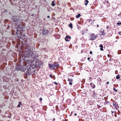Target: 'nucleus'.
I'll return each instance as SVG.
<instances>
[{
  "mask_svg": "<svg viewBox=\"0 0 121 121\" xmlns=\"http://www.w3.org/2000/svg\"><path fill=\"white\" fill-rule=\"evenodd\" d=\"M28 48L26 50L24 56L25 57V60L27 61L28 63H29L32 64L33 61L37 59L38 57V53L35 52H32L33 48L29 45H27Z\"/></svg>",
  "mask_w": 121,
  "mask_h": 121,
  "instance_id": "f257e3e1",
  "label": "nucleus"
},
{
  "mask_svg": "<svg viewBox=\"0 0 121 121\" xmlns=\"http://www.w3.org/2000/svg\"><path fill=\"white\" fill-rule=\"evenodd\" d=\"M35 66L34 65H32V64H30L29 65L28 68L26 69V66H24L25 67L24 68V71H23L25 72L26 74L27 75H29L31 74L32 73V71L33 69L35 68Z\"/></svg>",
  "mask_w": 121,
  "mask_h": 121,
  "instance_id": "f03ea898",
  "label": "nucleus"
},
{
  "mask_svg": "<svg viewBox=\"0 0 121 121\" xmlns=\"http://www.w3.org/2000/svg\"><path fill=\"white\" fill-rule=\"evenodd\" d=\"M12 21L14 22H17V23L21 22L22 20L20 19L18 16H14L13 17L11 18Z\"/></svg>",
  "mask_w": 121,
  "mask_h": 121,
  "instance_id": "7ed1b4c3",
  "label": "nucleus"
},
{
  "mask_svg": "<svg viewBox=\"0 0 121 121\" xmlns=\"http://www.w3.org/2000/svg\"><path fill=\"white\" fill-rule=\"evenodd\" d=\"M42 62L40 61L39 59H37L35 60V65L32 63V65H34L35 66V68L37 67H40L42 65Z\"/></svg>",
  "mask_w": 121,
  "mask_h": 121,
  "instance_id": "20e7f679",
  "label": "nucleus"
},
{
  "mask_svg": "<svg viewBox=\"0 0 121 121\" xmlns=\"http://www.w3.org/2000/svg\"><path fill=\"white\" fill-rule=\"evenodd\" d=\"M24 66H22L18 65L16 67V69L17 71H21L23 72L24 71V70L25 68V67H24Z\"/></svg>",
  "mask_w": 121,
  "mask_h": 121,
  "instance_id": "39448f33",
  "label": "nucleus"
},
{
  "mask_svg": "<svg viewBox=\"0 0 121 121\" xmlns=\"http://www.w3.org/2000/svg\"><path fill=\"white\" fill-rule=\"evenodd\" d=\"M96 38H97V37L94 34H92L89 37V39L91 40H94Z\"/></svg>",
  "mask_w": 121,
  "mask_h": 121,
  "instance_id": "423d86ee",
  "label": "nucleus"
},
{
  "mask_svg": "<svg viewBox=\"0 0 121 121\" xmlns=\"http://www.w3.org/2000/svg\"><path fill=\"white\" fill-rule=\"evenodd\" d=\"M52 65L54 67H53L54 69L55 67H59V64L56 62H55L54 63L52 64Z\"/></svg>",
  "mask_w": 121,
  "mask_h": 121,
  "instance_id": "0eeeda50",
  "label": "nucleus"
},
{
  "mask_svg": "<svg viewBox=\"0 0 121 121\" xmlns=\"http://www.w3.org/2000/svg\"><path fill=\"white\" fill-rule=\"evenodd\" d=\"M49 32V31L48 30H45L44 29L43 30V35H45L46 34H48Z\"/></svg>",
  "mask_w": 121,
  "mask_h": 121,
  "instance_id": "6e6552de",
  "label": "nucleus"
},
{
  "mask_svg": "<svg viewBox=\"0 0 121 121\" xmlns=\"http://www.w3.org/2000/svg\"><path fill=\"white\" fill-rule=\"evenodd\" d=\"M71 38V36H68L67 35H66V37L65 38V40L66 41H69L70 40Z\"/></svg>",
  "mask_w": 121,
  "mask_h": 121,
  "instance_id": "1a4fd4ad",
  "label": "nucleus"
},
{
  "mask_svg": "<svg viewBox=\"0 0 121 121\" xmlns=\"http://www.w3.org/2000/svg\"><path fill=\"white\" fill-rule=\"evenodd\" d=\"M113 106H115V108L117 109H118V108H119L118 104L116 103V102H113Z\"/></svg>",
  "mask_w": 121,
  "mask_h": 121,
  "instance_id": "9d476101",
  "label": "nucleus"
},
{
  "mask_svg": "<svg viewBox=\"0 0 121 121\" xmlns=\"http://www.w3.org/2000/svg\"><path fill=\"white\" fill-rule=\"evenodd\" d=\"M48 66H49V67L51 69H52L53 70V67H54L52 65L50 64H48Z\"/></svg>",
  "mask_w": 121,
  "mask_h": 121,
  "instance_id": "9b49d317",
  "label": "nucleus"
},
{
  "mask_svg": "<svg viewBox=\"0 0 121 121\" xmlns=\"http://www.w3.org/2000/svg\"><path fill=\"white\" fill-rule=\"evenodd\" d=\"M99 47L100 48V50L101 51H103V45L102 44H101L99 46Z\"/></svg>",
  "mask_w": 121,
  "mask_h": 121,
  "instance_id": "f8f14e48",
  "label": "nucleus"
},
{
  "mask_svg": "<svg viewBox=\"0 0 121 121\" xmlns=\"http://www.w3.org/2000/svg\"><path fill=\"white\" fill-rule=\"evenodd\" d=\"M97 94H96V93L95 92H93V93L92 95V96L94 97H96Z\"/></svg>",
  "mask_w": 121,
  "mask_h": 121,
  "instance_id": "ddd939ff",
  "label": "nucleus"
},
{
  "mask_svg": "<svg viewBox=\"0 0 121 121\" xmlns=\"http://www.w3.org/2000/svg\"><path fill=\"white\" fill-rule=\"evenodd\" d=\"M55 4V1H52L51 3L52 6H54Z\"/></svg>",
  "mask_w": 121,
  "mask_h": 121,
  "instance_id": "4468645a",
  "label": "nucleus"
},
{
  "mask_svg": "<svg viewBox=\"0 0 121 121\" xmlns=\"http://www.w3.org/2000/svg\"><path fill=\"white\" fill-rule=\"evenodd\" d=\"M85 2H86V3H85V4L86 5V6H87V5L88 4V3L89 2V1L88 0H86L84 1Z\"/></svg>",
  "mask_w": 121,
  "mask_h": 121,
  "instance_id": "2eb2a0df",
  "label": "nucleus"
},
{
  "mask_svg": "<svg viewBox=\"0 0 121 121\" xmlns=\"http://www.w3.org/2000/svg\"><path fill=\"white\" fill-rule=\"evenodd\" d=\"M104 30H102L100 32V35H104Z\"/></svg>",
  "mask_w": 121,
  "mask_h": 121,
  "instance_id": "dca6fc26",
  "label": "nucleus"
},
{
  "mask_svg": "<svg viewBox=\"0 0 121 121\" xmlns=\"http://www.w3.org/2000/svg\"><path fill=\"white\" fill-rule=\"evenodd\" d=\"M68 81L69 82H71L73 81V79L72 78H68Z\"/></svg>",
  "mask_w": 121,
  "mask_h": 121,
  "instance_id": "f3484780",
  "label": "nucleus"
},
{
  "mask_svg": "<svg viewBox=\"0 0 121 121\" xmlns=\"http://www.w3.org/2000/svg\"><path fill=\"white\" fill-rule=\"evenodd\" d=\"M19 104L17 106V107L18 108L20 107V105L21 104V103L20 102H19Z\"/></svg>",
  "mask_w": 121,
  "mask_h": 121,
  "instance_id": "a211bd4d",
  "label": "nucleus"
},
{
  "mask_svg": "<svg viewBox=\"0 0 121 121\" xmlns=\"http://www.w3.org/2000/svg\"><path fill=\"white\" fill-rule=\"evenodd\" d=\"M81 16V14L80 13H78V15H76V17L77 18H79Z\"/></svg>",
  "mask_w": 121,
  "mask_h": 121,
  "instance_id": "6ab92c4d",
  "label": "nucleus"
},
{
  "mask_svg": "<svg viewBox=\"0 0 121 121\" xmlns=\"http://www.w3.org/2000/svg\"><path fill=\"white\" fill-rule=\"evenodd\" d=\"M116 78L117 79H118L120 78V75L118 74L116 77Z\"/></svg>",
  "mask_w": 121,
  "mask_h": 121,
  "instance_id": "aec40b11",
  "label": "nucleus"
},
{
  "mask_svg": "<svg viewBox=\"0 0 121 121\" xmlns=\"http://www.w3.org/2000/svg\"><path fill=\"white\" fill-rule=\"evenodd\" d=\"M91 87L92 88L94 89L95 88V85L94 84H93V85H91Z\"/></svg>",
  "mask_w": 121,
  "mask_h": 121,
  "instance_id": "412c9836",
  "label": "nucleus"
},
{
  "mask_svg": "<svg viewBox=\"0 0 121 121\" xmlns=\"http://www.w3.org/2000/svg\"><path fill=\"white\" fill-rule=\"evenodd\" d=\"M72 24L71 23H70L69 24V27L71 28H73V27L72 26Z\"/></svg>",
  "mask_w": 121,
  "mask_h": 121,
  "instance_id": "4be33fe9",
  "label": "nucleus"
},
{
  "mask_svg": "<svg viewBox=\"0 0 121 121\" xmlns=\"http://www.w3.org/2000/svg\"><path fill=\"white\" fill-rule=\"evenodd\" d=\"M85 30H83L82 31V33L81 34L82 35H83L85 34Z\"/></svg>",
  "mask_w": 121,
  "mask_h": 121,
  "instance_id": "5701e85b",
  "label": "nucleus"
},
{
  "mask_svg": "<svg viewBox=\"0 0 121 121\" xmlns=\"http://www.w3.org/2000/svg\"><path fill=\"white\" fill-rule=\"evenodd\" d=\"M113 90L115 91L116 92H117V90L115 88H113Z\"/></svg>",
  "mask_w": 121,
  "mask_h": 121,
  "instance_id": "b1692460",
  "label": "nucleus"
},
{
  "mask_svg": "<svg viewBox=\"0 0 121 121\" xmlns=\"http://www.w3.org/2000/svg\"><path fill=\"white\" fill-rule=\"evenodd\" d=\"M108 103H109V102L108 101H107L106 102L104 103V104L105 105V104H108Z\"/></svg>",
  "mask_w": 121,
  "mask_h": 121,
  "instance_id": "393cba45",
  "label": "nucleus"
},
{
  "mask_svg": "<svg viewBox=\"0 0 121 121\" xmlns=\"http://www.w3.org/2000/svg\"><path fill=\"white\" fill-rule=\"evenodd\" d=\"M117 24L118 25H121V22L120 23H117Z\"/></svg>",
  "mask_w": 121,
  "mask_h": 121,
  "instance_id": "a878e982",
  "label": "nucleus"
},
{
  "mask_svg": "<svg viewBox=\"0 0 121 121\" xmlns=\"http://www.w3.org/2000/svg\"><path fill=\"white\" fill-rule=\"evenodd\" d=\"M69 84L70 85H72V82H69Z\"/></svg>",
  "mask_w": 121,
  "mask_h": 121,
  "instance_id": "bb28decb",
  "label": "nucleus"
},
{
  "mask_svg": "<svg viewBox=\"0 0 121 121\" xmlns=\"http://www.w3.org/2000/svg\"><path fill=\"white\" fill-rule=\"evenodd\" d=\"M7 117H8V118H10L11 117V116L8 115L7 116Z\"/></svg>",
  "mask_w": 121,
  "mask_h": 121,
  "instance_id": "cd10ccee",
  "label": "nucleus"
},
{
  "mask_svg": "<svg viewBox=\"0 0 121 121\" xmlns=\"http://www.w3.org/2000/svg\"><path fill=\"white\" fill-rule=\"evenodd\" d=\"M89 81H90V82H91V80H90L91 79V77H89Z\"/></svg>",
  "mask_w": 121,
  "mask_h": 121,
  "instance_id": "c85d7f7f",
  "label": "nucleus"
},
{
  "mask_svg": "<svg viewBox=\"0 0 121 121\" xmlns=\"http://www.w3.org/2000/svg\"><path fill=\"white\" fill-rule=\"evenodd\" d=\"M39 99V100H40V101H42V98H41V97H40Z\"/></svg>",
  "mask_w": 121,
  "mask_h": 121,
  "instance_id": "c756f323",
  "label": "nucleus"
},
{
  "mask_svg": "<svg viewBox=\"0 0 121 121\" xmlns=\"http://www.w3.org/2000/svg\"><path fill=\"white\" fill-rule=\"evenodd\" d=\"M54 83L56 84V85H57V82H54Z\"/></svg>",
  "mask_w": 121,
  "mask_h": 121,
  "instance_id": "7c9ffc66",
  "label": "nucleus"
},
{
  "mask_svg": "<svg viewBox=\"0 0 121 121\" xmlns=\"http://www.w3.org/2000/svg\"><path fill=\"white\" fill-rule=\"evenodd\" d=\"M52 75L51 74H50V76H49V77L51 78H52Z\"/></svg>",
  "mask_w": 121,
  "mask_h": 121,
  "instance_id": "2f4dec72",
  "label": "nucleus"
},
{
  "mask_svg": "<svg viewBox=\"0 0 121 121\" xmlns=\"http://www.w3.org/2000/svg\"><path fill=\"white\" fill-rule=\"evenodd\" d=\"M94 84L92 82L90 83V85H93Z\"/></svg>",
  "mask_w": 121,
  "mask_h": 121,
  "instance_id": "473e14b6",
  "label": "nucleus"
},
{
  "mask_svg": "<svg viewBox=\"0 0 121 121\" xmlns=\"http://www.w3.org/2000/svg\"><path fill=\"white\" fill-rule=\"evenodd\" d=\"M90 54H92V51H90Z\"/></svg>",
  "mask_w": 121,
  "mask_h": 121,
  "instance_id": "72a5a7b5",
  "label": "nucleus"
},
{
  "mask_svg": "<svg viewBox=\"0 0 121 121\" xmlns=\"http://www.w3.org/2000/svg\"><path fill=\"white\" fill-rule=\"evenodd\" d=\"M90 59V58L89 57H88V58H87V60H89Z\"/></svg>",
  "mask_w": 121,
  "mask_h": 121,
  "instance_id": "f704fd0d",
  "label": "nucleus"
},
{
  "mask_svg": "<svg viewBox=\"0 0 121 121\" xmlns=\"http://www.w3.org/2000/svg\"><path fill=\"white\" fill-rule=\"evenodd\" d=\"M55 120V119L54 118H53V119H52L53 121H54Z\"/></svg>",
  "mask_w": 121,
  "mask_h": 121,
  "instance_id": "c9c22d12",
  "label": "nucleus"
},
{
  "mask_svg": "<svg viewBox=\"0 0 121 121\" xmlns=\"http://www.w3.org/2000/svg\"><path fill=\"white\" fill-rule=\"evenodd\" d=\"M47 17L48 18H49L50 17L49 16H47Z\"/></svg>",
  "mask_w": 121,
  "mask_h": 121,
  "instance_id": "e433bc0d",
  "label": "nucleus"
},
{
  "mask_svg": "<svg viewBox=\"0 0 121 121\" xmlns=\"http://www.w3.org/2000/svg\"><path fill=\"white\" fill-rule=\"evenodd\" d=\"M16 81H19V79L18 78H17V79Z\"/></svg>",
  "mask_w": 121,
  "mask_h": 121,
  "instance_id": "4c0bfd02",
  "label": "nucleus"
},
{
  "mask_svg": "<svg viewBox=\"0 0 121 121\" xmlns=\"http://www.w3.org/2000/svg\"><path fill=\"white\" fill-rule=\"evenodd\" d=\"M107 84H109V82H107Z\"/></svg>",
  "mask_w": 121,
  "mask_h": 121,
  "instance_id": "58836bf2",
  "label": "nucleus"
},
{
  "mask_svg": "<svg viewBox=\"0 0 121 121\" xmlns=\"http://www.w3.org/2000/svg\"><path fill=\"white\" fill-rule=\"evenodd\" d=\"M16 33L17 34H19V33H18V32H16Z\"/></svg>",
  "mask_w": 121,
  "mask_h": 121,
  "instance_id": "ea45409f",
  "label": "nucleus"
},
{
  "mask_svg": "<svg viewBox=\"0 0 121 121\" xmlns=\"http://www.w3.org/2000/svg\"><path fill=\"white\" fill-rule=\"evenodd\" d=\"M74 115H75V116H76V115H77V114L76 113H74Z\"/></svg>",
  "mask_w": 121,
  "mask_h": 121,
  "instance_id": "a19ab883",
  "label": "nucleus"
},
{
  "mask_svg": "<svg viewBox=\"0 0 121 121\" xmlns=\"http://www.w3.org/2000/svg\"><path fill=\"white\" fill-rule=\"evenodd\" d=\"M97 27H99V26L98 25H97Z\"/></svg>",
  "mask_w": 121,
  "mask_h": 121,
  "instance_id": "79ce46f5",
  "label": "nucleus"
},
{
  "mask_svg": "<svg viewBox=\"0 0 121 121\" xmlns=\"http://www.w3.org/2000/svg\"><path fill=\"white\" fill-rule=\"evenodd\" d=\"M34 14H32L31 15L32 16H34Z\"/></svg>",
  "mask_w": 121,
  "mask_h": 121,
  "instance_id": "37998d69",
  "label": "nucleus"
},
{
  "mask_svg": "<svg viewBox=\"0 0 121 121\" xmlns=\"http://www.w3.org/2000/svg\"><path fill=\"white\" fill-rule=\"evenodd\" d=\"M111 112H112V114L113 113V112L112 111H111Z\"/></svg>",
  "mask_w": 121,
  "mask_h": 121,
  "instance_id": "c03bdc74",
  "label": "nucleus"
},
{
  "mask_svg": "<svg viewBox=\"0 0 121 121\" xmlns=\"http://www.w3.org/2000/svg\"><path fill=\"white\" fill-rule=\"evenodd\" d=\"M97 105L99 107H100V106L98 104Z\"/></svg>",
  "mask_w": 121,
  "mask_h": 121,
  "instance_id": "a18cd8bd",
  "label": "nucleus"
},
{
  "mask_svg": "<svg viewBox=\"0 0 121 121\" xmlns=\"http://www.w3.org/2000/svg\"><path fill=\"white\" fill-rule=\"evenodd\" d=\"M112 81H114V79H112Z\"/></svg>",
  "mask_w": 121,
  "mask_h": 121,
  "instance_id": "49530a36",
  "label": "nucleus"
},
{
  "mask_svg": "<svg viewBox=\"0 0 121 121\" xmlns=\"http://www.w3.org/2000/svg\"><path fill=\"white\" fill-rule=\"evenodd\" d=\"M109 56V54H108V56Z\"/></svg>",
  "mask_w": 121,
  "mask_h": 121,
  "instance_id": "de8ad7c7",
  "label": "nucleus"
},
{
  "mask_svg": "<svg viewBox=\"0 0 121 121\" xmlns=\"http://www.w3.org/2000/svg\"><path fill=\"white\" fill-rule=\"evenodd\" d=\"M66 121V120H65V121Z\"/></svg>",
  "mask_w": 121,
  "mask_h": 121,
  "instance_id": "09e8293b",
  "label": "nucleus"
},
{
  "mask_svg": "<svg viewBox=\"0 0 121 121\" xmlns=\"http://www.w3.org/2000/svg\"><path fill=\"white\" fill-rule=\"evenodd\" d=\"M19 31V30H17V31Z\"/></svg>",
  "mask_w": 121,
  "mask_h": 121,
  "instance_id": "8fccbe9b",
  "label": "nucleus"
},
{
  "mask_svg": "<svg viewBox=\"0 0 121 121\" xmlns=\"http://www.w3.org/2000/svg\"><path fill=\"white\" fill-rule=\"evenodd\" d=\"M107 3H108V1H107Z\"/></svg>",
  "mask_w": 121,
  "mask_h": 121,
  "instance_id": "3c124183",
  "label": "nucleus"
},
{
  "mask_svg": "<svg viewBox=\"0 0 121 121\" xmlns=\"http://www.w3.org/2000/svg\"><path fill=\"white\" fill-rule=\"evenodd\" d=\"M101 79H100V81H101Z\"/></svg>",
  "mask_w": 121,
  "mask_h": 121,
  "instance_id": "603ef678",
  "label": "nucleus"
}]
</instances>
